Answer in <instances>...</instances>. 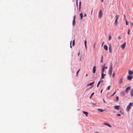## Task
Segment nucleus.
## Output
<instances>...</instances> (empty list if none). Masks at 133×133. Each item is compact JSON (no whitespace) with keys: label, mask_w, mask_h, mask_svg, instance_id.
<instances>
[{"label":"nucleus","mask_w":133,"mask_h":133,"mask_svg":"<svg viewBox=\"0 0 133 133\" xmlns=\"http://www.w3.org/2000/svg\"><path fill=\"white\" fill-rule=\"evenodd\" d=\"M133 105V103L132 102L130 103L129 105L127 106L126 109L127 111L129 112L130 109L131 107H132Z\"/></svg>","instance_id":"nucleus-1"},{"label":"nucleus","mask_w":133,"mask_h":133,"mask_svg":"<svg viewBox=\"0 0 133 133\" xmlns=\"http://www.w3.org/2000/svg\"><path fill=\"white\" fill-rule=\"evenodd\" d=\"M119 17V15H116L115 16L116 19L115 22V26H117L118 24V19Z\"/></svg>","instance_id":"nucleus-2"},{"label":"nucleus","mask_w":133,"mask_h":133,"mask_svg":"<svg viewBox=\"0 0 133 133\" xmlns=\"http://www.w3.org/2000/svg\"><path fill=\"white\" fill-rule=\"evenodd\" d=\"M102 16V11L101 10H100L99 11V15H98V17L100 18L101 19Z\"/></svg>","instance_id":"nucleus-3"},{"label":"nucleus","mask_w":133,"mask_h":133,"mask_svg":"<svg viewBox=\"0 0 133 133\" xmlns=\"http://www.w3.org/2000/svg\"><path fill=\"white\" fill-rule=\"evenodd\" d=\"M126 43L125 42H124L122 45L121 46V47L122 48L123 50L124 49L126 45Z\"/></svg>","instance_id":"nucleus-4"},{"label":"nucleus","mask_w":133,"mask_h":133,"mask_svg":"<svg viewBox=\"0 0 133 133\" xmlns=\"http://www.w3.org/2000/svg\"><path fill=\"white\" fill-rule=\"evenodd\" d=\"M131 87L130 86L128 87L126 89L125 92L127 93L129 91V90L130 89Z\"/></svg>","instance_id":"nucleus-5"},{"label":"nucleus","mask_w":133,"mask_h":133,"mask_svg":"<svg viewBox=\"0 0 133 133\" xmlns=\"http://www.w3.org/2000/svg\"><path fill=\"white\" fill-rule=\"evenodd\" d=\"M123 78V77H122L119 80L118 82L119 84H121L122 83Z\"/></svg>","instance_id":"nucleus-6"},{"label":"nucleus","mask_w":133,"mask_h":133,"mask_svg":"<svg viewBox=\"0 0 133 133\" xmlns=\"http://www.w3.org/2000/svg\"><path fill=\"white\" fill-rule=\"evenodd\" d=\"M111 44L109 45V52L110 53H111L112 52V50H111Z\"/></svg>","instance_id":"nucleus-7"},{"label":"nucleus","mask_w":133,"mask_h":133,"mask_svg":"<svg viewBox=\"0 0 133 133\" xmlns=\"http://www.w3.org/2000/svg\"><path fill=\"white\" fill-rule=\"evenodd\" d=\"M103 124L104 125H106L110 127H112L111 125H110L109 124H108L106 122H105V123H103Z\"/></svg>","instance_id":"nucleus-8"},{"label":"nucleus","mask_w":133,"mask_h":133,"mask_svg":"<svg viewBox=\"0 0 133 133\" xmlns=\"http://www.w3.org/2000/svg\"><path fill=\"white\" fill-rule=\"evenodd\" d=\"M96 67L95 66H94L92 69V72L93 73H95L96 70Z\"/></svg>","instance_id":"nucleus-9"},{"label":"nucleus","mask_w":133,"mask_h":133,"mask_svg":"<svg viewBox=\"0 0 133 133\" xmlns=\"http://www.w3.org/2000/svg\"><path fill=\"white\" fill-rule=\"evenodd\" d=\"M112 63H111L110 65V67L109 68V71H112Z\"/></svg>","instance_id":"nucleus-10"},{"label":"nucleus","mask_w":133,"mask_h":133,"mask_svg":"<svg viewBox=\"0 0 133 133\" xmlns=\"http://www.w3.org/2000/svg\"><path fill=\"white\" fill-rule=\"evenodd\" d=\"M127 79L129 80H131L132 78V77L131 76H128L127 77Z\"/></svg>","instance_id":"nucleus-11"},{"label":"nucleus","mask_w":133,"mask_h":133,"mask_svg":"<svg viewBox=\"0 0 133 133\" xmlns=\"http://www.w3.org/2000/svg\"><path fill=\"white\" fill-rule=\"evenodd\" d=\"M130 94L131 97H133V89H131L130 91Z\"/></svg>","instance_id":"nucleus-12"},{"label":"nucleus","mask_w":133,"mask_h":133,"mask_svg":"<svg viewBox=\"0 0 133 133\" xmlns=\"http://www.w3.org/2000/svg\"><path fill=\"white\" fill-rule=\"evenodd\" d=\"M83 112L84 114L86 115V116H88V112L84 111H83Z\"/></svg>","instance_id":"nucleus-13"},{"label":"nucleus","mask_w":133,"mask_h":133,"mask_svg":"<svg viewBox=\"0 0 133 133\" xmlns=\"http://www.w3.org/2000/svg\"><path fill=\"white\" fill-rule=\"evenodd\" d=\"M102 75H101V78L102 79H103L104 78V76L105 75V74H104V73H101Z\"/></svg>","instance_id":"nucleus-14"},{"label":"nucleus","mask_w":133,"mask_h":133,"mask_svg":"<svg viewBox=\"0 0 133 133\" xmlns=\"http://www.w3.org/2000/svg\"><path fill=\"white\" fill-rule=\"evenodd\" d=\"M128 74L129 75H131L132 74L133 72L131 70H129Z\"/></svg>","instance_id":"nucleus-15"},{"label":"nucleus","mask_w":133,"mask_h":133,"mask_svg":"<svg viewBox=\"0 0 133 133\" xmlns=\"http://www.w3.org/2000/svg\"><path fill=\"white\" fill-rule=\"evenodd\" d=\"M94 82H93L92 83H89L87 85V86H89V85H93L94 84Z\"/></svg>","instance_id":"nucleus-16"},{"label":"nucleus","mask_w":133,"mask_h":133,"mask_svg":"<svg viewBox=\"0 0 133 133\" xmlns=\"http://www.w3.org/2000/svg\"><path fill=\"white\" fill-rule=\"evenodd\" d=\"M104 47L105 49L106 50H108V46L107 45H105L104 46Z\"/></svg>","instance_id":"nucleus-17"},{"label":"nucleus","mask_w":133,"mask_h":133,"mask_svg":"<svg viewBox=\"0 0 133 133\" xmlns=\"http://www.w3.org/2000/svg\"><path fill=\"white\" fill-rule=\"evenodd\" d=\"M84 45H85V47L86 48V49H87V41H86V40H85L84 42Z\"/></svg>","instance_id":"nucleus-18"},{"label":"nucleus","mask_w":133,"mask_h":133,"mask_svg":"<svg viewBox=\"0 0 133 133\" xmlns=\"http://www.w3.org/2000/svg\"><path fill=\"white\" fill-rule=\"evenodd\" d=\"M119 107V106H115L114 107V108L118 110Z\"/></svg>","instance_id":"nucleus-19"},{"label":"nucleus","mask_w":133,"mask_h":133,"mask_svg":"<svg viewBox=\"0 0 133 133\" xmlns=\"http://www.w3.org/2000/svg\"><path fill=\"white\" fill-rule=\"evenodd\" d=\"M98 111L100 112H103L104 111V110H103V109H98Z\"/></svg>","instance_id":"nucleus-20"},{"label":"nucleus","mask_w":133,"mask_h":133,"mask_svg":"<svg viewBox=\"0 0 133 133\" xmlns=\"http://www.w3.org/2000/svg\"><path fill=\"white\" fill-rule=\"evenodd\" d=\"M105 71V69H104V68H103L102 67V69L101 70V72L102 73H104V72Z\"/></svg>","instance_id":"nucleus-21"},{"label":"nucleus","mask_w":133,"mask_h":133,"mask_svg":"<svg viewBox=\"0 0 133 133\" xmlns=\"http://www.w3.org/2000/svg\"><path fill=\"white\" fill-rule=\"evenodd\" d=\"M80 17L81 18V20H82L83 18V14L82 13H81L80 14Z\"/></svg>","instance_id":"nucleus-22"},{"label":"nucleus","mask_w":133,"mask_h":133,"mask_svg":"<svg viewBox=\"0 0 133 133\" xmlns=\"http://www.w3.org/2000/svg\"><path fill=\"white\" fill-rule=\"evenodd\" d=\"M105 64H104V65L102 67L103 68H104V69H107V66H105Z\"/></svg>","instance_id":"nucleus-23"},{"label":"nucleus","mask_w":133,"mask_h":133,"mask_svg":"<svg viewBox=\"0 0 133 133\" xmlns=\"http://www.w3.org/2000/svg\"><path fill=\"white\" fill-rule=\"evenodd\" d=\"M75 24V20H73L72 22V25L74 26Z\"/></svg>","instance_id":"nucleus-24"},{"label":"nucleus","mask_w":133,"mask_h":133,"mask_svg":"<svg viewBox=\"0 0 133 133\" xmlns=\"http://www.w3.org/2000/svg\"><path fill=\"white\" fill-rule=\"evenodd\" d=\"M81 4V1H79V11H80V10Z\"/></svg>","instance_id":"nucleus-25"},{"label":"nucleus","mask_w":133,"mask_h":133,"mask_svg":"<svg viewBox=\"0 0 133 133\" xmlns=\"http://www.w3.org/2000/svg\"><path fill=\"white\" fill-rule=\"evenodd\" d=\"M121 94L122 95V96H124V95H125V92H122Z\"/></svg>","instance_id":"nucleus-26"},{"label":"nucleus","mask_w":133,"mask_h":133,"mask_svg":"<svg viewBox=\"0 0 133 133\" xmlns=\"http://www.w3.org/2000/svg\"><path fill=\"white\" fill-rule=\"evenodd\" d=\"M111 39V37L110 35H109V41H110Z\"/></svg>","instance_id":"nucleus-27"},{"label":"nucleus","mask_w":133,"mask_h":133,"mask_svg":"<svg viewBox=\"0 0 133 133\" xmlns=\"http://www.w3.org/2000/svg\"><path fill=\"white\" fill-rule=\"evenodd\" d=\"M109 74H110V75L111 76L112 74V71H109Z\"/></svg>","instance_id":"nucleus-28"},{"label":"nucleus","mask_w":133,"mask_h":133,"mask_svg":"<svg viewBox=\"0 0 133 133\" xmlns=\"http://www.w3.org/2000/svg\"><path fill=\"white\" fill-rule=\"evenodd\" d=\"M80 70V69H78V70L77 71V72H76V76H77V75H78V72H79V70Z\"/></svg>","instance_id":"nucleus-29"},{"label":"nucleus","mask_w":133,"mask_h":133,"mask_svg":"<svg viewBox=\"0 0 133 133\" xmlns=\"http://www.w3.org/2000/svg\"><path fill=\"white\" fill-rule=\"evenodd\" d=\"M116 101L118 102L119 100V97L118 96H117L116 97Z\"/></svg>","instance_id":"nucleus-30"},{"label":"nucleus","mask_w":133,"mask_h":133,"mask_svg":"<svg viewBox=\"0 0 133 133\" xmlns=\"http://www.w3.org/2000/svg\"><path fill=\"white\" fill-rule=\"evenodd\" d=\"M94 94V93L93 92L91 94V96L90 97V98H91L92 96Z\"/></svg>","instance_id":"nucleus-31"},{"label":"nucleus","mask_w":133,"mask_h":133,"mask_svg":"<svg viewBox=\"0 0 133 133\" xmlns=\"http://www.w3.org/2000/svg\"><path fill=\"white\" fill-rule=\"evenodd\" d=\"M100 83H100V82H98V84H97V87H98L99 86V85H100Z\"/></svg>","instance_id":"nucleus-32"},{"label":"nucleus","mask_w":133,"mask_h":133,"mask_svg":"<svg viewBox=\"0 0 133 133\" xmlns=\"http://www.w3.org/2000/svg\"><path fill=\"white\" fill-rule=\"evenodd\" d=\"M75 45V40H74L72 42V46H74Z\"/></svg>","instance_id":"nucleus-33"},{"label":"nucleus","mask_w":133,"mask_h":133,"mask_svg":"<svg viewBox=\"0 0 133 133\" xmlns=\"http://www.w3.org/2000/svg\"><path fill=\"white\" fill-rule=\"evenodd\" d=\"M95 44H96V43H95L94 45H93V48L94 49L95 48Z\"/></svg>","instance_id":"nucleus-34"},{"label":"nucleus","mask_w":133,"mask_h":133,"mask_svg":"<svg viewBox=\"0 0 133 133\" xmlns=\"http://www.w3.org/2000/svg\"><path fill=\"white\" fill-rule=\"evenodd\" d=\"M110 86H108L107 87V89L108 90H109L110 89Z\"/></svg>","instance_id":"nucleus-35"},{"label":"nucleus","mask_w":133,"mask_h":133,"mask_svg":"<svg viewBox=\"0 0 133 133\" xmlns=\"http://www.w3.org/2000/svg\"><path fill=\"white\" fill-rule=\"evenodd\" d=\"M115 73L114 72L113 73V74L112 75V77H115Z\"/></svg>","instance_id":"nucleus-36"},{"label":"nucleus","mask_w":133,"mask_h":133,"mask_svg":"<svg viewBox=\"0 0 133 133\" xmlns=\"http://www.w3.org/2000/svg\"><path fill=\"white\" fill-rule=\"evenodd\" d=\"M130 29H129L128 30V35H129L130 34Z\"/></svg>","instance_id":"nucleus-37"},{"label":"nucleus","mask_w":133,"mask_h":133,"mask_svg":"<svg viewBox=\"0 0 133 133\" xmlns=\"http://www.w3.org/2000/svg\"><path fill=\"white\" fill-rule=\"evenodd\" d=\"M116 93V92H114L112 95L111 96H113Z\"/></svg>","instance_id":"nucleus-38"},{"label":"nucleus","mask_w":133,"mask_h":133,"mask_svg":"<svg viewBox=\"0 0 133 133\" xmlns=\"http://www.w3.org/2000/svg\"><path fill=\"white\" fill-rule=\"evenodd\" d=\"M126 24L127 25H128V23L127 22L126 20Z\"/></svg>","instance_id":"nucleus-39"},{"label":"nucleus","mask_w":133,"mask_h":133,"mask_svg":"<svg viewBox=\"0 0 133 133\" xmlns=\"http://www.w3.org/2000/svg\"><path fill=\"white\" fill-rule=\"evenodd\" d=\"M118 39L119 40H120L121 39V37L120 36H119L118 37Z\"/></svg>","instance_id":"nucleus-40"},{"label":"nucleus","mask_w":133,"mask_h":133,"mask_svg":"<svg viewBox=\"0 0 133 133\" xmlns=\"http://www.w3.org/2000/svg\"><path fill=\"white\" fill-rule=\"evenodd\" d=\"M103 101L104 103H106V102H105V100H104V99H103Z\"/></svg>","instance_id":"nucleus-41"},{"label":"nucleus","mask_w":133,"mask_h":133,"mask_svg":"<svg viewBox=\"0 0 133 133\" xmlns=\"http://www.w3.org/2000/svg\"><path fill=\"white\" fill-rule=\"evenodd\" d=\"M71 42H72V41H71L70 42V47L71 48H72V46H71Z\"/></svg>","instance_id":"nucleus-42"},{"label":"nucleus","mask_w":133,"mask_h":133,"mask_svg":"<svg viewBox=\"0 0 133 133\" xmlns=\"http://www.w3.org/2000/svg\"><path fill=\"white\" fill-rule=\"evenodd\" d=\"M75 17H76V16H74V18H73V20H75Z\"/></svg>","instance_id":"nucleus-43"},{"label":"nucleus","mask_w":133,"mask_h":133,"mask_svg":"<svg viewBox=\"0 0 133 133\" xmlns=\"http://www.w3.org/2000/svg\"><path fill=\"white\" fill-rule=\"evenodd\" d=\"M117 116H121V115L120 114H117Z\"/></svg>","instance_id":"nucleus-44"},{"label":"nucleus","mask_w":133,"mask_h":133,"mask_svg":"<svg viewBox=\"0 0 133 133\" xmlns=\"http://www.w3.org/2000/svg\"><path fill=\"white\" fill-rule=\"evenodd\" d=\"M76 4L77 5V6H78V1H77L76 2Z\"/></svg>","instance_id":"nucleus-45"},{"label":"nucleus","mask_w":133,"mask_h":133,"mask_svg":"<svg viewBox=\"0 0 133 133\" xmlns=\"http://www.w3.org/2000/svg\"><path fill=\"white\" fill-rule=\"evenodd\" d=\"M103 81L102 80H101V81H99V82H100V83H102L103 82Z\"/></svg>","instance_id":"nucleus-46"},{"label":"nucleus","mask_w":133,"mask_h":133,"mask_svg":"<svg viewBox=\"0 0 133 133\" xmlns=\"http://www.w3.org/2000/svg\"><path fill=\"white\" fill-rule=\"evenodd\" d=\"M80 54V51H79V52L78 53V56Z\"/></svg>","instance_id":"nucleus-47"},{"label":"nucleus","mask_w":133,"mask_h":133,"mask_svg":"<svg viewBox=\"0 0 133 133\" xmlns=\"http://www.w3.org/2000/svg\"><path fill=\"white\" fill-rule=\"evenodd\" d=\"M131 23V27H132L133 25V23Z\"/></svg>","instance_id":"nucleus-48"},{"label":"nucleus","mask_w":133,"mask_h":133,"mask_svg":"<svg viewBox=\"0 0 133 133\" xmlns=\"http://www.w3.org/2000/svg\"><path fill=\"white\" fill-rule=\"evenodd\" d=\"M84 17H85L86 16V14H85L84 15Z\"/></svg>","instance_id":"nucleus-49"},{"label":"nucleus","mask_w":133,"mask_h":133,"mask_svg":"<svg viewBox=\"0 0 133 133\" xmlns=\"http://www.w3.org/2000/svg\"><path fill=\"white\" fill-rule=\"evenodd\" d=\"M101 62H102H102H103V59H101Z\"/></svg>","instance_id":"nucleus-50"},{"label":"nucleus","mask_w":133,"mask_h":133,"mask_svg":"<svg viewBox=\"0 0 133 133\" xmlns=\"http://www.w3.org/2000/svg\"><path fill=\"white\" fill-rule=\"evenodd\" d=\"M104 42H103L102 44V46L104 44Z\"/></svg>","instance_id":"nucleus-51"},{"label":"nucleus","mask_w":133,"mask_h":133,"mask_svg":"<svg viewBox=\"0 0 133 133\" xmlns=\"http://www.w3.org/2000/svg\"><path fill=\"white\" fill-rule=\"evenodd\" d=\"M124 19H125L126 18V16H125V15H124Z\"/></svg>","instance_id":"nucleus-52"},{"label":"nucleus","mask_w":133,"mask_h":133,"mask_svg":"<svg viewBox=\"0 0 133 133\" xmlns=\"http://www.w3.org/2000/svg\"><path fill=\"white\" fill-rule=\"evenodd\" d=\"M102 91H103V90H102H102H101V93H102Z\"/></svg>","instance_id":"nucleus-53"},{"label":"nucleus","mask_w":133,"mask_h":133,"mask_svg":"<svg viewBox=\"0 0 133 133\" xmlns=\"http://www.w3.org/2000/svg\"><path fill=\"white\" fill-rule=\"evenodd\" d=\"M101 59H103V56L102 55L101 56Z\"/></svg>","instance_id":"nucleus-54"},{"label":"nucleus","mask_w":133,"mask_h":133,"mask_svg":"<svg viewBox=\"0 0 133 133\" xmlns=\"http://www.w3.org/2000/svg\"><path fill=\"white\" fill-rule=\"evenodd\" d=\"M102 2H103V0H101Z\"/></svg>","instance_id":"nucleus-55"},{"label":"nucleus","mask_w":133,"mask_h":133,"mask_svg":"<svg viewBox=\"0 0 133 133\" xmlns=\"http://www.w3.org/2000/svg\"><path fill=\"white\" fill-rule=\"evenodd\" d=\"M102 2H103V0H101Z\"/></svg>","instance_id":"nucleus-56"},{"label":"nucleus","mask_w":133,"mask_h":133,"mask_svg":"<svg viewBox=\"0 0 133 133\" xmlns=\"http://www.w3.org/2000/svg\"><path fill=\"white\" fill-rule=\"evenodd\" d=\"M88 76V74H86V75L85 76Z\"/></svg>","instance_id":"nucleus-57"},{"label":"nucleus","mask_w":133,"mask_h":133,"mask_svg":"<svg viewBox=\"0 0 133 133\" xmlns=\"http://www.w3.org/2000/svg\"><path fill=\"white\" fill-rule=\"evenodd\" d=\"M92 11H91V14H92Z\"/></svg>","instance_id":"nucleus-58"},{"label":"nucleus","mask_w":133,"mask_h":133,"mask_svg":"<svg viewBox=\"0 0 133 133\" xmlns=\"http://www.w3.org/2000/svg\"><path fill=\"white\" fill-rule=\"evenodd\" d=\"M92 87H91L90 88H91Z\"/></svg>","instance_id":"nucleus-59"}]
</instances>
